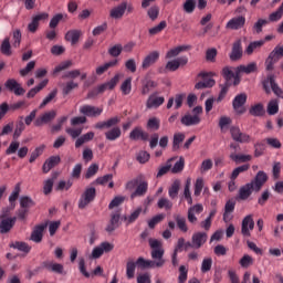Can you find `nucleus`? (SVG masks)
Returning <instances> with one entry per match:
<instances>
[{
  "instance_id": "nucleus-25",
  "label": "nucleus",
  "mask_w": 283,
  "mask_h": 283,
  "mask_svg": "<svg viewBox=\"0 0 283 283\" xmlns=\"http://www.w3.org/2000/svg\"><path fill=\"white\" fill-rule=\"evenodd\" d=\"M165 103V97H158L156 95H150L147 99L146 107L151 109L153 107H160Z\"/></svg>"
},
{
  "instance_id": "nucleus-1",
  "label": "nucleus",
  "mask_w": 283,
  "mask_h": 283,
  "mask_svg": "<svg viewBox=\"0 0 283 283\" xmlns=\"http://www.w3.org/2000/svg\"><path fill=\"white\" fill-rule=\"evenodd\" d=\"M96 198V188L91 187L86 188L84 192L81 195L78 200V209H85L91 202H94Z\"/></svg>"
},
{
  "instance_id": "nucleus-51",
  "label": "nucleus",
  "mask_w": 283,
  "mask_h": 283,
  "mask_svg": "<svg viewBox=\"0 0 283 283\" xmlns=\"http://www.w3.org/2000/svg\"><path fill=\"white\" fill-rule=\"evenodd\" d=\"M251 155H238L235 153L230 154V159L234 163H249L251 160Z\"/></svg>"
},
{
  "instance_id": "nucleus-54",
  "label": "nucleus",
  "mask_w": 283,
  "mask_h": 283,
  "mask_svg": "<svg viewBox=\"0 0 283 283\" xmlns=\"http://www.w3.org/2000/svg\"><path fill=\"white\" fill-rule=\"evenodd\" d=\"M98 174V165L97 164H92L87 169L86 172L84 174V178L86 180H90V178H94Z\"/></svg>"
},
{
  "instance_id": "nucleus-38",
  "label": "nucleus",
  "mask_w": 283,
  "mask_h": 283,
  "mask_svg": "<svg viewBox=\"0 0 283 283\" xmlns=\"http://www.w3.org/2000/svg\"><path fill=\"white\" fill-rule=\"evenodd\" d=\"M123 132L120 130V127L114 126L112 128H108L107 130V140H117L119 136H122Z\"/></svg>"
},
{
  "instance_id": "nucleus-16",
  "label": "nucleus",
  "mask_w": 283,
  "mask_h": 283,
  "mask_svg": "<svg viewBox=\"0 0 283 283\" xmlns=\"http://www.w3.org/2000/svg\"><path fill=\"white\" fill-rule=\"evenodd\" d=\"M242 41L241 40H237L233 44H232V51L230 53V60L231 61H240V59H242Z\"/></svg>"
},
{
  "instance_id": "nucleus-13",
  "label": "nucleus",
  "mask_w": 283,
  "mask_h": 283,
  "mask_svg": "<svg viewBox=\"0 0 283 283\" xmlns=\"http://www.w3.org/2000/svg\"><path fill=\"white\" fill-rule=\"evenodd\" d=\"M42 269H45L46 271H50L51 273H57L59 275H63V264L61 263H54L52 261H44L42 262Z\"/></svg>"
},
{
  "instance_id": "nucleus-36",
  "label": "nucleus",
  "mask_w": 283,
  "mask_h": 283,
  "mask_svg": "<svg viewBox=\"0 0 283 283\" xmlns=\"http://www.w3.org/2000/svg\"><path fill=\"white\" fill-rule=\"evenodd\" d=\"M156 87H158V83L154 82L153 80H146L142 88L143 96H147V94H149L151 90H156Z\"/></svg>"
},
{
  "instance_id": "nucleus-32",
  "label": "nucleus",
  "mask_w": 283,
  "mask_h": 283,
  "mask_svg": "<svg viewBox=\"0 0 283 283\" xmlns=\"http://www.w3.org/2000/svg\"><path fill=\"white\" fill-rule=\"evenodd\" d=\"M234 210H235V201L233 200L227 201L224 206L223 222H230L231 217H229V213H233Z\"/></svg>"
},
{
  "instance_id": "nucleus-20",
  "label": "nucleus",
  "mask_w": 283,
  "mask_h": 283,
  "mask_svg": "<svg viewBox=\"0 0 283 283\" xmlns=\"http://www.w3.org/2000/svg\"><path fill=\"white\" fill-rule=\"evenodd\" d=\"M83 35V31L81 30H70L66 32L64 39L65 41H69L71 45H76L78 43V39Z\"/></svg>"
},
{
  "instance_id": "nucleus-21",
  "label": "nucleus",
  "mask_w": 283,
  "mask_h": 283,
  "mask_svg": "<svg viewBox=\"0 0 283 283\" xmlns=\"http://www.w3.org/2000/svg\"><path fill=\"white\" fill-rule=\"evenodd\" d=\"M255 191V188L253 187V184L249 182L240 188L239 190V198L240 200H249L251 197V193Z\"/></svg>"
},
{
  "instance_id": "nucleus-29",
  "label": "nucleus",
  "mask_w": 283,
  "mask_h": 283,
  "mask_svg": "<svg viewBox=\"0 0 283 283\" xmlns=\"http://www.w3.org/2000/svg\"><path fill=\"white\" fill-rule=\"evenodd\" d=\"M189 50H191V45L177 46V48L171 49L167 52L166 59H174L175 56H178V54H180V52H187Z\"/></svg>"
},
{
  "instance_id": "nucleus-9",
  "label": "nucleus",
  "mask_w": 283,
  "mask_h": 283,
  "mask_svg": "<svg viewBox=\"0 0 283 283\" xmlns=\"http://www.w3.org/2000/svg\"><path fill=\"white\" fill-rule=\"evenodd\" d=\"M57 165H61V156L49 157L42 166L43 174H50V170L54 169Z\"/></svg>"
},
{
  "instance_id": "nucleus-23",
  "label": "nucleus",
  "mask_w": 283,
  "mask_h": 283,
  "mask_svg": "<svg viewBox=\"0 0 283 283\" xmlns=\"http://www.w3.org/2000/svg\"><path fill=\"white\" fill-rule=\"evenodd\" d=\"M277 61H280V56L272 51L265 60V70L268 72H273L275 69L274 65L277 63Z\"/></svg>"
},
{
  "instance_id": "nucleus-37",
  "label": "nucleus",
  "mask_w": 283,
  "mask_h": 283,
  "mask_svg": "<svg viewBox=\"0 0 283 283\" xmlns=\"http://www.w3.org/2000/svg\"><path fill=\"white\" fill-rule=\"evenodd\" d=\"M178 229L182 231L184 233H187L189 231V228L187 227V219L180 214H175L174 216Z\"/></svg>"
},
{
  "instance_id": "nucleus-18",
  "label": "nucleus",
  "mask_w": 283,
  "mask_h": 283,
  "mask_svg": "<svg viewBox=\"0 0 283 283\" xmlns=\"http://www.w3.org/2000/svg\"><path fill=\"white\" fill-rule=\"evenodd\" d=\"M164 255H165L164 249L151 250V258H153V260H156L153 262L157 269H160V266H165V261L163 260Z\"/></svg>"
},
{
  "instance_id": "nucleus-12",
  "label": "nucleus",
  "mask_w": 283,
  "mask_h": 283,
  "mask_svg": "<svg viewBox=\"0 0 283 283\" xmlns=\"http://www.w3.org/2000/svg\"><path fill=\"white\" fill-rule=\"evenodd\" d=\"M247 23V18L244 15H239L232 18L226 25L227 30H241V28Z\"/></svg>"
},
{
  "instance_id": "nucleus-45",
  "label": "nucleus",
  "mask_w": 283,
  "mask_h": 283,
  "mask_svg": "<svg viewBox=\"0 0 283 283\" xmlns=\"http://www.w3.org/2000/svg\"><path fill=\"white\" fill-rule=\"evenodd\" d=\"M21 193V184H17L13 191L9 196V202L11 207H14V202L19 199V195Z\"/></svg>"
},
{
  "instance_id": "nucleus-39",
  "label": "nucleus",
  "mask_w": 283,
  "mask_h": 283,
  "mask_svg": "<svg viewBox=\"0 0 283 283\" xmlns=\"http://www.w3.org/2000/svg\"><path fill=\"white\" fill-rule=\"evenodd\" d=\"M269 81H270V86H271L272 92L276 96H279V98H283V91H282V88H280L277 83H275V77H273V75H270Z\"/></svg>"
},
{
  "instance_id": "nucleus-19",
  "label": "nucleus",
  "mask_w": 283,
  "mask_h": 283,
  "mask_svg": "<svg viewBox=\"0 0 283 283\" xmlns=\"http://www.w3.org/2000/svg\"><path fill=\"white\" fill-rule=\"evenodd\" d=\"M125 12H127V7L122 2L117 7H114L113 9H111L109 17L111 19L119 20L123 17H125Z\"/></svg>"
},
{
  "instance_id": "nucleus-49",
  "label": "nucleus",
  "mask_w": 283,
  "mask_h": 283,
  "mask_svg": "<svg viewBox=\"0 0 283 283\" xmlns=\"http://www.w3.org/2000/svg\"><path fill=\"white\" fill-rule=\"evenodd\" d=\"M185 140V134H175L172 140V151H178L180 149V144Z\"/></svg>"
},
{
  "instance_id": "nucleus-27",
  "label": "nucleus",
  "mask_w": 283,
  "mask_h": 283,
  "mask_svg": "<svg viewBox=\"0 0 283 283\" xmlns=\"http://www.w3.org/2000/svg\"><path fill=\"white\" fill-rule=\"evenodd\" d=\"M244 73V74H252V72H258V64L252 62L248 65H240L237 67V76L240 74V73Z\"/></svg>"
},
{
  "instance_id": "nucleus-30",
  "label": "nucleus",
  "mask_w": 283,
  "mask_h": 283,
  "mask_svg": "<svg viewBox=\"0 0 283 283\" xmlns=\"http://www.w3.org/2000/svg\"><path fill=\"white\" fill-rule=\"evenodd\" d=\"M49 80H43L42 82L39 83L38 86L31 88L27 93V98H34L41 92V90H44L48 86Z\"/></svg>"
},
{
  "instance_id": "nucleus-57",
  "label": "nucleus",
  "mask_w": 283,
  "mask_h": 283,
  "mask_svg": "<svg viewBox=\"0 0 283 283\" xmlns=\"http://www.w3.org/2000/svg\"><path fill=\"white\" fill-rule=\"evenodd\" d=\"M73 63L72 61H64L60 63L57 66H55L53 74H59V72H63L64 70H70L72 67Z\"/></svg>"
},
{
  "instance_id": "nucleus-17",
  "label": "nucleus",
  "mask_w": 283,
  "mask_h": 283,
  "mask_svg": "<svg viewBox=\"0 0 283 283\" xmlns=\"http://www.w3.org/2000/svg\"><path fill=\"white\" fill-rule=\"evenodd\" d=\"M80 112L81 114H84V116L96 117V116H101V114L103 113V109L92 105H84L80 108Z\"/></svg>"
},
{
  "instance_id": "nucleus-34",
  "label": "nucleus",
  "mask_w": 283,
  "mask_h": 283,
  "mask_svg": "<svg viewBox=\"0 0 283 283\" xmlns=\"http://www.w3.org/2000/svg\"><path fill=\"white\" fill-rule=\"evenodd\" d=\"M148 185L147 181H143L142 184H137L136 190L130 195L132 200L138 196H145L147 193Z\"/></svg>"
},
{
  "instance_id": "nucleus-63",
  "label": "nucleus",
  "mask_w": 283,
  "mask_h": 283,
  "mask_svg": "<svg viewBox=\"0 0 283 283\" xmlns=\"http://www.w3.org/2000/svg\"><path fill=\"white\" fill-rule=\"evenodd\" d=\"M19 147H21L19 142H11L9 147L6 149V155L11 156V154H15L19 151Z\"/></svg>"
},
{
  "instance_id": "nucleus-64",
  "label": "nucleus",
  "mask_w": 283,
  "mask_h": 283,
  "mask_svg": "<svg viewBox=\"0 0 283 283\" xmlns=\"http://www.w3.org/2000/svg\"><path fill=\"white\" fill-rule=\"evenodd\" d=\"M184 10L188 14H191V12L196 10V0H186V2L184 3Z\"/></svg>"
},
{
  "instance_id": "nucleus-41",
  "label": "nucleus",
  "mask_w": 283,
  "mask_h": 283,
  "mask_svg": "<svg viewBox=\"0 0 283 283\" xmlns=\"http://www.w3.org/2000/svg\"><path fill=\"white\" fill-rule=\"evenodd\" d=\"M249 114H251V116H264L265 114L264 105L259 103L251 106L249 109Z\"/></svg>"
},
{
  "instance_id": "nucleus-48",
  "label": "nucleus",
  "mask_w": 283,
  "mask_h": 283,
  "mask_svg": "<svg viewBox=\"0 0 283 283\" xmlns=\"http://www.w3.org/2000/svg\"><path fill=\"white\" fill-rule=\"evenodd\" d=\"M63 19H67V14H63V13H57L55 14L50 23H49V28H51L52 30H54V28H56L59 25V23H61V21H63Z\"/></svg>"
},
{
  "instance_id": "nucleus-61",
  "label": "nucleus",
  "mask_w": 283,
  "mask_h": 283,
  "mask_svg": "<svg viewBox=\"0 0 283 283\" xmlns=\"http://www.w3.org/2000/svg\"><path fill=\"white\" fill-rule=\"evenodd\" d=\"M123 202H125V197L117 196L111 201V203L108 205V209H116L117 207H120Z\"/></svg>"
},
{
  "instance_id": "nucleus-11",
  "label": "nucleus",
  "mask_w": 283,
  "mask_h": 283,
  "mask_svg": "<svg viewBox=\"0 0 283 283\" xmlns=\"http://www.w3.org/2000/svg\"><path fill=\"white\" fill-rule=\"evenodd\" d=\"M17 224V217L13 218H1L0 220V233H10L12 231V228Z\"/></svg>"
},
{
  "instance_id": "nucleus-42",
  "label": "nucleus",
  "mask_w": 283,
  "mask_h": 283,
  "mask_svg": "<svg viewBox=\"0 0 283 283\" xmlns=\"http://www.w3.org/2000/svg\"><path fill=\"white\" fill-rule=\"evenodd\" d=\"M264 45V40L251 42L245 49V54L251 55L255 50H260Z\"/></svg>"
},
{
  "instance_id": "nucleus-35",
  "label": "nucleus",
  "mask_w": 283,
  "mask_h": 283,
  "mask_svg": "<svg viewBox=\"0 0 283 283\" xmlns=\"http://www.w3.org/2000/svg\"><path fill=\"white\" fill-rule=\"evenodd\" d=\"M0 52L4 56H12V45H10V38H6L0 46Z\"/></svg>"
},
{
  "instance_id": "nucleus-15",
  "label": "nucleus",
  "mask_w": 283,
  "mask_h": 283,
  "mask_svg": "<svg viewBox=\"0 0 283 283\" xmlns=\"http://www.w3.org/2000/svg\"><path fill=\"white\" fill-rule=\"evenodd\" d=\"M48 17H49V14L45 12L34 15L32 18L31 23H29V25H28L29 32H32V33L36 32V30H39V22L45 21V19H48Z\"/></svg>"
},
{
  "instance_id": "nucleus-3",
  "label": "nucleus",
  "mask_w": 283,
  "mask_h": 283,
  "mask_svg": "<svg viewBox=\"0 0 283 283\" xmlns=\"http://www.w3.org/2000/svg\"><path fill=\"white\" fill-rule=\"evenodd\" d=\"M209 76H213V73H207V72H201L198 74V78H203V82H198L195 85L196 90H207V87H213L216 85V80L209 78ZM208 78V80H207Z\"/></svg>"
},
{
  "instance_id": "nucleus-10",
  "label": "nucleus",
  "mask_w": 283,
  "mask_h": 283,
  "mask_svg": "<svg viewBox=\"0 0 283 283\" xmlns=\"http://www.w3.org/2000/svg\"><path fill=\"white\" fill-rule=\"evenodd\" d=\"M266 180H269V176H266L264 174V171H259L254 178V180H252L250 182V185H253L254 187V191H260L262 189V187H264V184L266 182Z\"/></svg>"
},
{
  "instance_id": "nucleus-26",
  "label": "nucleus",
  "mask_w": 283,
  "mask_h": 283,
  "mask_svg": "<svg viewBox=\"0 0 283 283\" xmlns=\"http://www.w3.org/2000/svg\"><path fill=\"white\" fill-rule=\"evenodd\" d=\"M200 116L199 115H185L181 118V124L186 125V127H191V125H199Z\"/></svg>"
},
{
  "instance_id": "nucleus-43",
  "label": "nucleus",
  "mask_w": 283,
  "mask_h": 283,
  "mask_svg": "<svg viewBox=\"0 0 283 283\" xmlns=\"http://www.w3.org/2000/svg\"><path fill=\"white\" fill-rule=\"evenodd\" d=\"M56 172L53 174V178L48 179L44 181V186H43V193L44 196H50V193H52V189L54 187V179L56 178Z\"/></svg>"
},
{
  "instance_id": "nucleus-56",
  "label": "nucleus",
  "mask_w": 283,
  "mask_h": 283,
  "mask_svg": "<svg viewBox=\"0 0 283 283\" xmlns=\"http://www.w3.org/2000/svg\"><path fill=\"white\" fill-rule=\"evenodd\" d=\"M167 28V21H161L158 25L151 28L148 30L150 36H154L156 34H159V32H163Z\"/></svg>"
},
{
  "instance_id": "nucleus-7",
  "label": "nucleus",
  "mask_w": 283,
  "mask_h": 283,
  "mask_svg": "<svg viewBox=\"0 0 283 283\" xmlns=\"http://www.w3.org/2000/svg\"><path fill=\"white\" fill-rule=\"evenodd\" d=\"M56 118V111H49L42 114L34 120L35 127H43V125H48V123H52Z\"/></svg>"
},
{
  "instance_id": "nucleus-59",
  "label": "nucleus",
  "mask_w": 283,
  "mask_h": 283,
  "mask_svg": "<svg viewBox=\"0 0 283 283\" xmlns=\"http://www.w3.org/2000/svg\"><path fill=\"white\" fill-rule=\"evenodd\" d=\"M108 54L111 56H114V59H118L119 54H123V45L122 44H115L108 50Z\"/></svg>"
},
{
  "instance_id": "nucleus-46",
  "label": "nucleus",
  "mask_w": 283,
  "mask_h": 283,
  "mask_svg": "<svg viewBox=\"0 0 283 283\" xmlns=\"http://www.w3.org/2000/svg\"><path fill=\"white\" fill-rule=\"evenodd\" d=\"M249 169H251V165L249 164L237 167L231 174V180H235L240 174H244V171H249Z\"/></svg>"
},
{
  "instance_id": "nucleus-50",
  "label": "nucleus",
  "mask_w": 283,
  "mask_h": 283,
  "mask_svg": "<svg viewBox=\"0 0 283 283\" xmlns=\"http://www.w3.org/2000/svg\"><path fill=\"white\" fill-rule=\"evenodd\" d=\"M280 112V106L277 104V99H272L268 104V114L270 116H275Z\"/></svg>"
},
{
  "instance_id": "nucleus-28",
  "label": "nucleus",
  "mask_w": 283,
  "mask_h": 283,
  "mask_svg": "<svg viewBox=\"0 0 283 283\" xmlns=\"http://www.w3.org/2000/svg\"><path fill=\"white\" fill-rule=\"evenodd\" d=\"M130 140H138L142 138V140H147L149 138V134L143 132L139 127L133 129L129 134Z\"/></svg>"
},
{
  "instance_id": "nucleus-6",
  "label": "nucleus",
  "mask_w": 283,
  "mask_h": 283,
  "mask_svg": "<svg viewBox=\"0 0 283 283\" xmlns=\"http://www.w3.org/2000/svg\"><path fill=\"white\" fill-rule=\"evenodd\" d=\"M255 229V221H253V217L251 214L247 216L241 226V233L245 238H251V231Z\"/></svg>"
},
{
  "instance_id": "nucleus-33",
  "label": "nucleus",
  "mask_w": 283,
  "mask_h": 283,
  "mask_svg": "<svg viewBox=\"0 0 283 283\" xmlns=\"http://www.w3.org/2000/svg\"><path fill=\"white\" fill-rule=\"evenodd\" d=\"M90 140H94V132H88L78 137L75 142L76 149H78V147H83V145H85V143H90Z\"/></svg>"
},
{
  "instance_id": "nucleus-22",
  "label": "nucleus",
  "mask_w": 283,
  "mask_h": 283,
  "mask_svg": "<svg viewBox=\"0 0 283 283\" xmlns=\"http://www.w3.org/2000/svg\"><path fill=\"white\" fill-rule=\"evenodd\" d=\"M207 232H196L192 234V244L196 249H200L207 242Z\"/></svg>"
},
{
  "instance_id": "nucleus-14",
  "label": "nucleus",
  "mask_w": 283,
  "mask_h": 283,
  "mask_svg": "<svg viewBox=\"0 0 283 283\" xmlns=\"http://www.w3.org/2000/svg\"><path fill=\"white\" fill-rule=\"evenodd\" d=\"M158 59H160V52L158 51L150 52L143 61V64H142L143 70H149V67H151V65H154V63H156Z\"/></svg>"
},
{
  "instance_id": "nucleus-31",
  "label": "nucleus",
  "mask_w": 283,
  "mask_h": 283,
  "mask_svg": "<svg viewBox=\"0 0 283 283\" xmlns=\"http://www.w3.org/2000/svg\"><path fill=\"white\" fill-rule=\"evenodd\" d=\"M105 251H107V242H103L101 247L94 248L90 255V260H98V258H101Z\"/></svg>"
},
{
  "instance_id": "nucleus-40",
  "label": "nucleus",
  "mask_w": 283,
  "mask_h": 283,
  "mask_svg": "<svg viewBox=\"0 0 283 283\" xmlns=\"http://www.w3.org/2000/svg\"><path fill=\"white\" fill-rule=\"evenodd\" d=\"M36 203L34 202V200H32L30 197L28 196H22L20 198V207L22 209H27L30 211V209H32V207H34Z\"/></svg>"
},
{
  "instance_id": "nucleus-53",
  "label": "nucleus",
  "mask_w": 283,
  "mask_h": 283,
  "mask_svg": "<svg viewBox=\"0 0 283 283\" xmlns=\"http://www.w3.org/2000/svg\"><path fill=\"white\" fill-rule=\"evenodd\" d=\"M135 273H136V262H134V260L130 259L126 263V275H127L128 280H132V277H134Z\"/></svg>"
},
{
  "instance_id": "nucleus-58",
  "label": "nucleus",
  "mask_w": 283,
  "mask_h": 283,
  "mask_svg": "<svg viewBox=\"0 0 283 283\" xmlns=\"http://www.w3.org/2000/svg\"><path fill=\"white\" fill-rule=\"evenodd\" d=\"M21 39H22V35H21V30L17 29L13 31L12 33V45L13 48H20L21 45Z\"/></svg>"
},
{
  "instance_id": "nucleus-4",
  "label": "nucleus",
  "mask_w": 283,
  "mask_h": 283,
  "mask_svg": "<svg viewBox=\"0 0 283 283\" xmlns=\"http://www.w3.org/2000/svg\"><path fill=\"white\" fill-rule=\"evenodd\" d=\"M4 87L15 96H23V94H25V88H23V86H21V84L14 78L7 80Z\"/></svg>"
},
{
  "instance_id": "nucleus-44",
  "label": "nucleus",
  "mask_w": 283,
  "mask_h": 283,
  "mask_svg": "<svg viewBox=\"0 0 283 283\" xmlns=\"http://www.w3.org/2000/svg\"><path fill=\"white\" fill-rule=\"evenodd\" d=\"M179 191H180V180H175L168 190V193L171 200H175V198H178Z\"/></svg>"
},
{
  "instance_id": "nucleus-8",
  "label": "nucleus",
  "mask_w": 283,
  "mask_h": 283,
  "mask_svg": "<svg viewBox=\"0 0 283 283\" xmlns=\"http://www.w3.org/2000/svg\"><path fill=\"white\" fill-rule=\"evenodd\" d=\"M48 228V223H41L34 227L30 240L32 242H35V244H40V242H43V231Z\"/></svg>"
},
{
  "instance_id": "nucleus-5",
  "label": "nucleus",
  "mask_w": 283,
  "mask_h": 283,
  "mask_svg": "<svg viewBox=\"0 0 283 283\" xmlns=\"http://www.w3.org/2000/svg\"><path fill=\"white\" fill-rule=\"evenodd\" d=\"M247 93H241L237 95L232 102V107L237 114L242 115L244 112H247V108H244V105L247 104Z\"/></svg>"
},
{
  "instance_id": "nucleus-2",
  "label": "nucleus",
  "mask_w": 283,
  "mask_h": 283,
  "mask_svg": "<svg viewBox=\"0 0 283 283\" xmlns=\"http://www.w3.org/2000/svg\"><path fill=\"white\" fill-rule=\"evenodd\" d=\"M230 135L234 143H251V136L247 133H242L238 126L230 127Z\"/></svg>"
},
{
  "instance_id": "nucleus-62",
  "label": "nucleus",
  "mask_w": 283,
  "mask_h": 283,
  "mask_svg": "<svg viewBox=\"0 0 283 283\" xmlns=\"http://www.w3.org/2000/svg\"><path fill=\"white\" fill-rule=\"evenodd\" d=\"M147 14L150 20L156 21V19H158V14H160V9L158 6H153L148 9Z\"/></svg>"
},
{
  "instance_id": "nucleus-47",
  "label": "nucleus",
  "mask_w": 283,
  "mask_h": 283,
  "mask_svg": "<svg viewBox=\"0 0 283 283\" xmlns=\"http://www.w3.org/2000/svg\"><path fill=\"white\" fill-rule=\"evenodd\" d=\"M107 90V83H104L95 88H93L87 94V98H95V96H98V94H103Z\"/></svg>"
},
{
  "instance_id": "nucleus-52",
  "label": "nucleus",
  "mask_w": 283,
  "mask_h": 283,
  "mask_svg": "<svg viewBox=\"0 0 283 283\" xmlns=\"http://www.w3.org/2000/svg\"><path fill=\"white\" fill-rule=\"evenodd\" d=\"M23 132H25V124L23 123V119H21L15 124L13 140H18V138L21 136V134H23Z\"/></svg>"
},
{
  "instance_id": "nucleus-60",
  "label": "nucleus",
  "mask_w": 283,
  "mask_h": 283,
  "mask_svg": "<svg viewBox=\"0 0 283 283\" xmlns=\"http://www.w3.org/2000/svg\"><path fill=\"white\" fill-rule=\"evenodd\" d=\"M282 14H283V3L280 6V8L275 12L269 15V21L271 22L280 21V19H282Z\"/></svg>"
},
{
  "instance_id": "nucleus-55",
  "label": "nucleus",
  "mask_w": 283,
  "mask_h": 283,
  "mask_svg": "<svg viewBox=\"0 0 283 283\" xmlns=\"http://www.w3.org/2000/svg\"><path fill=\"white\" fill-rule=\"evenodd\" d=\"M11 247L13 249H18V251H22L23 253H30L32 249L28 243L19 242V241H17L15 243H12Z\"/></svg>"
},
{
  "instance_id": "nucleus-24",
  "label": "nucleus",
  "mask_w": 283,
  "mask_h": 283,
  "mask_svg": "<svg viewBox=\"0 0 283 283\" xmlns=\"http://www.w3.org/2000/svg\"><path fill=\"white\" fill-rule=\"evenodd\" d=\"M222 76L226 80V83H230L234 78V85H238L240 83V80H238V75L231 71L229 66L223 67L222 70Z\"/></svg>"
}]
</instances>
